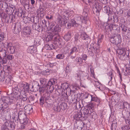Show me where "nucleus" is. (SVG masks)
<instances>
[{
    "mask_svg": "<svg viewBox=\"0 0 130 130\" xmlns=\"http://www.w3.org/2000/svg\"><path fill=\"white\" fill-rule=\"evenodd\" d=\"M73 12L72 11H69L64 9L62 11L61 15L65 19L67 20L69 19V18L72 16Z\"/></svg>",
    "mask_w": 130,
    "mask_h": 130,
    "instance_id": "obj_15",
    "label": "nucleus"
},
{
    "mask_svg": "<svg viewBox=\"0 0 130 130\" xmlns=\"http://www.w3.org/2000/svg\"><path fill=\"white\" fill-rule=\"evenodd\" d=\"M90 98L91 101H94L98 103H100V100L97 97H95L94 96L91 95Z\"/></svg>",
    "mask_w": 130,
    "mask_h": 130,
    "instance_id": "obj_48",
    "label": "nucleus"
},
{
    "mask_svg": "<svg viewBox=\"0 0 130 130\" xmlns=\"http://www.w3.org/2000/svg\"><path fill=\"white\" fill-rule=\"evenodd\" d=\"M94 105L93 103H91L83 108L82 113L84 117V120H86L88 118L90 111H92L93 109H94Z\"/></svg>",
    "mask_w": 130,
    "mask_h": 130,
    "instance_id": "obj_3",
    "label": "nucleus"
},
{
    "mask_svg": "<svg viewBox=\"0 0 130 130\" xmlns=\"http://www.w3.org/2000/svg\"><path fill=\"white\" fill-rule=\"evenodd\" d=\"M11 98L13 99L14 101V102L12 103V104H14L16 102H17L16 106L17 108H18L19 107H22V106H23V105L22 104V102L21 99V96L20 95H15L14 96V98L11 97Z\"/></svg>",
    "mask_w": 130,
    "mask_h": 130,
    "instance_id": "obj_13",
    "label": "nucleus"
},
{
    "mask_svg": "<svg viewBox=\"0 0 130 130\" xmlns=\"http://www.w3.org/2000/svg\"><path fill=\"white\" fill-rule=\"evenodd\" d=\"M70 22L71 23L72 27H77L80 25L79 23H77L73 19H71Z\"/></svg>",
    "mask_w": 130,
    "mask_h": 130,
    "instance_id": "obj_45",
    "label": "nucleus"
},
{
    "mask_svg": "<svg viewBox=\"0 0 130 130\" xmlns=\"http://www.w3.org/2000/svg\"><path fill=\"white\" fill-rule=\"evenodd\" d=\"M21 126L20 127V128L21 129H25L27 128L28 127V126L26 125V124H24L22 123L21 122Z\"/></svg>",
    "mask_w": 130,
    "mask_h": 130,
    "instance_id": "obj_62",
    "label": "nucleus"
},
{
    "mask_svg": "<svg viewBox=\"0 0 130 130\" xmlns=\"http://www.w3.org/2000/svg\"><path fill=\"white\" fill-rule=\"evenodd\" d=\"M80 38L83 40H88L90 39V37L85 32H81L80 35Z\"/></svg>",
    "mask_w": 130,
    "mask_h": 130,
    "instance_id": "obj_29",
    "label": "nucleus"
},
{
    "mask_svg": "<svg viewBox=\"0 0 130 130\" xmlns=\"http://www.w3.org/2000/svg\"><path fill=\"white\" fill-rule=\"evenodd\" d=\"M72 71V69L70 68V66H67L66 68V70H65V73L66 75H68V74H70Z\"/></svg>",
    "mask_w": 130,
    "mask_h": 130,
    "instance_id": "obj_53",
    "label": "nucleus"
},
{
    "mask_svg": "<svg viewBox=\"0 0 130 130\" xmlns=\"http://www.w3.org/2000/svg\"><path fill=\"white\" fill-rule=\"evenodd\" d=\"M74 118L75 119L77 120L84 121L85 120H84V117L81 112H77L75 113L74 116Z\"/></svg>",
    "mask_w": 130,
    "mask_h": 130,
    "instance_id": "obj_21",
    "label": "nucleus"
},
{
    "mask_svg": "<svg viewBox=\"0 0 130 130\" xmlns=\"http://www.w3.org/2000/svg\"><path fill=\"white\" fill-rule=\"evenodd\" d=\"M93 109L92 111H90L89 116L90 119H96L97 118V115L96 112Z\"/></svg>",
    "mask_w": 130,
    "mask_h": 130,
    "instance_id": "obj_37",
    "label": "nucleus"
},
{
    "mask_svg": "<svg viewBox=\"0 0 130 130\" xmlns=\"http://www.w3.org/2000/svg\"><path fill=\"white\" fill-rule=\"evenodd\" d=\"M65 19L62 16L59 15L57 16V20L58 24L60 25L65 24V26H66V24L67 23L66 22L65 23Z\"/></svg>",
    "mask_w": 130,
    "mask_h": 130,
    "instance_id": "obj_24",
    "label": "nucleus"
},
{
    "mask_svg": "<svg viewBox=\"0 0 130 130\" xmlns=\"http://www.w3.org/2000/svg\"><path fill=\"white\" fill-rule=\"evenodd\" d=\"M35 49V48L33 46H31L28 48L27 52L29 53H35L36 52V50Z\"/></svg>",
    "mask_w": 130,
    "mask_h": 130,
    "instance_id": "obj_41",
    "label": "nucleus"
},
{
    "mask_svg": "<svg viewBox=\"0 0 130 130\" xmlns=\"http://www.w3.org/2000/svg\"><path fill=\"white\" fill-rule=\"evenodd\" d=\"M20 2L21 4L25 7V6L28 5L29 4V0H20Z\"/></svg>",
    "mask_w": 130,
    "mask_h": 130,
    "instance_id": "obj_43",
    "label": "nucleus"
},
{
    "mask_svg": "<svg viewBox=\"0 0 130 130\" xmlns=\"http://www.w3.org/2000/svg\"><path fill=\"white\" fill-rule=\"evenodd\" d=\"M107 74L108 76V81H110L111 80L112 78V74L113 73L112 72V70H109V72H108Z\"/></svg>",
    "mask_w": 130,
    "mask_h": 130,
    "instance_id": "obj_50",
    "label": "nucleus"
},
{
    "mask_svg": "<svg viewBox=\"0 0 130 130\" xmlns=\"http://www.w3.org/2000/svg\"><path fill=\"white\" fill-rule=\"evenodd\" d=\"M12 28L13 32L14 34H19L21 31V26L20 23L13 24Z\"/></svg>",
    "mask_w": 130,
    "mask_h": 130,
    "instance_id": "obj_14",
    "label": "nucleus"
},
{
    "mask_svg": "<svg viewBox=\"0 0 130 130\" xmlns=\"http://www.w3.org/2000/svg\"><path fill=\"white\" fill-rule=\"evenodd\" d=\"M115 68L117 70V73L119 74V76L121 80V81L122 80V76L120 73V72L119 70V69L118 67L117 66H115Z\"/></svg>",
    "mask_w": 130,
    "mask_h": 130,
    "instance_id": "obj_60",
    "label": "nucleus"
},
{
    "mask_svg": "<svg viewBox=\"0 0 130 130\" xmlns=\"http://www.w3.org/2000/svg\"><path fill=\"white\" fill-rule=\"evenodd\" d=\"M110 42L112 43L118 45L121 42V37L120 35H118L114 37H112L110 39Z\"/></svg>",
    "mask_w": 130,
    "mask_h": 130,
    "instance_id": "obj_11",
    "label": "nucleus"
},
{
    "mask_svg": "<svg viewBox=\"0 0 130 130\" xmlns=\"http://www.w3.org/2000/svg\"><path fill=\"white\" fill-rule=\"evenodd\" d=\"M55 23H53L52 24L51 26V28H53V33L55 35V36H57V37L58 38L59 36V33L61 30V28L58 25L56 24V26H54V24ZM53 30V29H52Z\"/></svg>",
    "mask_w": 130,
    "mask_h": 130,
    "instance_id": "obj_12",
    "label": "nucleus"
},
{
    "mask_svg": "<svg viewBox=\"0 0 130 130\" xmlns=\"http://www.w3.org/2000/svg\"><path fill=\"white\" fill-rule=\"evenodd\" d=\"M106 14H107L108 16V21L107 23L108 24V26L109 28L112 27L113 26V23L114 22V17H113L112 18L111 17V12L110 10V8L109 7L106 6Z\"/></svg>",
    "mask_w": 130,
    "mask_h": 130,
    "instance_id": "obj_6",
    "label": "nucleus"
},
{
    "mask_svg": "<svg viewBox=\"0 0 130 130\" xmlns=\"http://www.w3.org/2000/svg\"><path fill=\"white\" fill-rule=\"evenodd\" d=\"M22 18H23V21L25 24L29 23L30 20H32L30 18H29L28 17H25L24 16V17Z\"/></svg>",
    "mask_w": 130,
    "mask_h": 130,
    "instance_id": "obj_52",
    "label": "nucleus"
},
{
    "mask_svg": "<svg viewBox=\"0 0 130 130\" xmlns=\"http://www.w3.org/2000/svg\"><path fill=\"white\" fill-rule=\"evenodd\" d=\"M41 96L43 97L45 100L46 101L51 99L50 98V94L48 92H47L43 94L42 95H41Z\"/></svg>",
    "mask_w": 130,
    "mask_h": 130,
    "instance_id": "obj_38",
    "label": "nucleus"
},
{
    "mask_svg": "<svg viewBox=\"0 0 130 130\" xmlns=\"http://www.w3.org/2000/svg\"><path fill=\"white\" fill-rule=\"evenodd\" d=\"M14 18V17L12 14L8 15L6 13L4 14V15L2 18V19L4 20V22L7 24L15 22L16 20Z\"/></svg>",
    "mask_w": 130,
    "mask_h": 130,
    "instance_id": "obj_8",
    "label": "nucleus"
},
{
    "mask_svg": "<svg viewBox=\"0 0 130 130\" xmlns=\"http://www.w3.org/2000/svg\"><path fill=\"white\" fill-rule=\"evenodd\" d=\"M48 88L49 89V88L47 86H45L42 85L40 86L39 90L40 94H41L43 93H45L47 92Z\"/></svg>",
    "mask_w": 130,
    "mask_h": 130,
    "instance_id": "obj_31",
    "label": "nucleus"
},
{
    "mask_svg": "<svg viewBox=\"0 0 130 130\" xmlns=\"http://www.w3.org/2000/svg\"><path fill=\"white\" fill-rule=\"evenodd\" d=\"M15 6L12 5L8 6L5 9V11L7 14H13V11L15 9Z\"/></svg>",
    "mask_w": 130,
    "mask_h": 130,
    "instance_id": "obj_25",
    "label": "nucleus"
},
{
    "mask_svg": "<svg viewBox=\"0 0 130 130\" xmlns=\"http://www.w3.org/2000/svg\"><path fill=\"white\" fill-rule=\"evenodd\" d=\"M11 119V115L9 114H8L6 115L5 120L6 122L5 123L7 122L8 124H9L12 127L13 126H15V124L13 121L10 120Z\"/></svg>",
    "mask_w": 130,
    "mask_h": 130,
    "instance_id": "obj_23",
    "label": "nucleus"
},
{
    "mask_svg": "<svg viewBox=\"0 0 130 130\" xmlns=\"http://www.w3.org/2000/svg\"><path fill=\"white\" fill-rule=\"evenodd\" d=\"M78 74H79L80 77L81 76L82 77H86L88 74L84 71H78Z\"/></svg>",
    "mask_w": 130,
    "mask_h": 130,
    "instance_id": "obj_58",
    "label": "nucleus"
},
{
    "mask_svg": "<svg viewBox=\"0 0 130 130\" xmlns=\"http://www.w3.org/2000/svg\"><path fill=\"white\" fill-rule=\"evenodd\" d=\"M84 47L82 45H76L73 46L70 51L69 55H70L74 53L76 54L77 53H81L84 51Z\"/></svg>",
    "mask_w": 130,
    "mask_h": 130,
    "instance_id": "obj_7",
    "label": "nucleus"
},
{
    "mask_svg": "<svg viewBox=\"0 0 130 130\" xmlns=\"http://www.w3.org/2000/svg\"><path fill=\"white\" fill-rule=\"evenodd\" d=\"M83 99H86L88 98H90V97L91 96V95L89 94L88 93H83Z\"/></svg>",
    "mask_w": 130,
    "mask_h": 130,
    "instance_id": "obj_56",
    "label": "nucleus"
},
{
    "mask_svg": "<svg viewBox=\"0 0 130 130\" xmlns=\"http://www.w3.org/2000/svg\"><path fill=\"white\" fill-rule=\"evenodd\" d=\"M23 86L24 87L23 88L24 89V90H22L20 91V94H21L23 92H24L25 91H28L29 89V84L28 83H26L24 84H22V86L23 87Z\"/></svg>",
    "mask_w": 130,
    "mask_h": 130,
    "instance_id": "obj_34",
    "label": "nucleus"
},
{
    "mask_svg": "<svg viewBox=\"0 0 130 130\" xmlns=\"http://www.w3.org/2000/svg\"><path fill=\"white\" fill-rule=\"evenodd\" d=\"M117 126V123L115 121L112 122L111 128L112 130H116Z\"/></svg>",
    "mask_w": 130,
    "mask_h": 130,
    "instance_id": "obj_47",
    "label": "nucleus"
},
{
    "mask_svg": "<svg viewBox=\"0 0 130 130\" xmlns=\"http://www.w3.org/2000/svg\"><path fill=\"white\" fill-rule=\"evenodd\" d=\"M120 25H121L120 26L122 30L124 31L125 32H126L128 30L127 27L124 25H123L122 24H120Z\"/></svg>",
    "mask_w": 130,
    "mask_h": 130,
    "instance_id": "obj_63",
    "label": "nucleus"
},
{
    "mask_svg": "<svg viewBox=\"0 0 130 130\" xmlns=\"http://www.w3.org/2000/svg\"><path fill=\"white\" fill-rule=\"evenodd\" d=\"M88 13L84 11L81 16L82 18V23L86 24L87 20Z\"/></svg>",
    "mask_w": 130,
    "mask_h": 130,
    "instance_id": "obj_32",
    "label": "nucleus"
},
{
    "mask_svg": "<svg viewBox=\"0 0 130 130\" xmlns=\"http://www.w3.org/2000/svg\"><path fill=\"white\" fill-rule=\"evenodd\" d=\"M72 36V33L70 30H69L66 33L63 37L64 39L66 41H70Z\"/></svg>",
    "mask_w": 130,
    "mask_h": 130,
    "instance_id": "obj_27",
    "label": "nucleus"
},
{
    "mask_svg": "<svg viewBox=\"0 0 130 130\" xmlns=\"http://www.w3.org/2000/svg\"><path fill=\"white\" fill-rule=\"evenodd\" d=\"M59 39L58 37H57V36H55V35H54L53 33H49L47 36L46 37L45 40L47 42L51 41L52 40L56 41Z\"/></svg>",
    "mask_w": 130,
    "mask_h": 130,
    "instance_id": "obj_17",
    "label": "nucleus"
},
{
    "mask_svg": "<svg viewBox=\"0 0 130 130\" xmlns=\"http://www.w3.org/2000/svg\"><path fill=\"white\" fill-rule=\"evenodd\" d=\"M61 111L64 110L67 108V104L66 103H61L59 105Z\"/></svg>",
    "mask_w": 130,
    "mask_h": 130,
    "instance_id": "obj_42",
    "label": "nucleus"
},
{
    "mask_svg": "<svg viewBox=\"0 0 130 130\" xmlns=\"http://www.w3.org/2000/svg\"><path fill=\"white\" fill-rule=\"evenodd\" d=\"M39 80L42 86H47V84L48 82L47 79L43 77H41L40 78Z\"/></svg>",
    "mask_w": 130,
    "mask_h": 130,
    "instance_id": "obj_36",
    "label": "nucleus"
},
{
    "mask_svg": "<svg viewBox=\"0 0 130 130\" xmlns=\"http://www.w3.org/2000/svg\"><path fill=\"white\" fill-rule=\"evenodd\" d=\"M32 27L33 30H36L38 32H42L43 30L41 24L39 23L34 24Z\"/></svg>",
    "mask_w": 130,
    "mask_h": 130,
    "instance_id": "obj_20",
    "label": "nucleus"
},
{
    "mask_svg": "<svg viewBox=\"0 0 130 130\" xmlns=\"http://www.w3.org/2000/svg\"><path fill=\"white\" fill-rule=\"evenodd\" d=\"M54 111L57 112H60L61 111L60 105L55 106L54 107Z\"/></svg>",
    "mask_w": 130,
    "mask_h": 130,
    "instance_id": "obj_61",
    "label": "nucleus"
},
{
    "mask_svg": "<svg viewBox=\"0 0 130 130\" xmlns=\"http://www.w3.org/2000/svg\"><path fill=\"white\" fill-rule=\"evenodd\" d=\"M129 51L126 50L123 55H120L119 59L122 61H125L128 59L129 57Z\"/></svg>",
    "mask_w": 130,
    "mask_h": 130,
    "instance_id": "obj_22",
    "label": "nucleus"
},
{
    "mask_svg": "<svg viewBox=\"0 0 130 130\" xmlns=\"http://www.w3.org/2000/svg\"><path fill=\"white\" fill-rule=\"evenodd\" d=\"M32 20L31 21L34 23V24L39 23L38 22L39 21V18L37 17H33L31 18Z\"/></svg>",
    "mask_w": 130,
    "mask_h": 130,
    "instance_id": "obj_54",
    "label": "nucleus"
},
{
    "mask_svg": "<svg viewBox=\"0 0 130 130\" xmlns=\"http://www.w3.org/2000/svg\"><path fill=\"white\" fill-rule=\"evenodd\" d=\"M8 6V4L6 2L0 1V8L6 9Z\"/></svg>",
    "mask_w": 130,
    "mask_h": 130,
    "instance_id": "obj_44",
    "label": "nucleus"
},
{
    "mask_svg": "<svg viewBox=\"0 0 130 130\" xmlns=\"http://www.w3.org/2000/svg\"><path fill=\"white\" fill-rule=\"evenodd\" d=\"M87 41L84 44V46L87 48L90 55L92 57L94 55L97 56L100 52V45L99 44L91 43L90 45Z\"/></svg>",
    "mask_w": 130,
    "mask_h": 130,
    "instance_id": "obj_2",
    "label": "nucleus"
},
{
    "mask_svg": "<svg viewBox=\"0 0 130 130\" xmlns=\"http://www.w3.org/2000/svg\"><path fill=\"white\" fill-rule=\"evenodd\" d=\"M5 55L3 56V57L2 59V58H1V60H0V62H2V63L3 64L6 63L7 62V60L6 58H5L6 55V53L5 52L4 53Z\"/></svg>",
    "mask_w": 130,
    "mask_h": 130,
    "instance_id": "obj_55",
    "label": "nucleus"
},
{
    "mask_svg": "<svg viewBox=\"0 0 130 130\" xmlns=\"http://www.w3.org/2000/svg\"><path fill=\"white\" fill-rule=\"evenodd\" d=\"M12 90L13 92V93L12 94L11 96L9 97H12L14 98V96L17 95H19L18 93L20 92V91L19 90V88L17 86L16 87H12Z\"/></svg>",
    "mask_w": 130,
    "mask_h": 130,
    "instance_id": "obj_28",
    "label": "nucleus"
},
{
    "mask_svg": "<svg viewBox=\"0 0 130 130\" xmlns=\"http://www.w3.org/2000/svg\"><path fill=\"white\" fill-rule=\"evenodd\" d=\"M13 14H12L13 15L14 18V19L15 20H17V18L16 15L17 17L20 18H22L24 17V14L23 11L21 9H19L16 8L15 7V9L13 11Z\"/></svg>",
    "mask_w": 130,
    "mask_h": 130,
    "instance_id": "obj_10",
    "label": "nucleus"
},
{
    "mask_svg": "<svg viewBox=\"0 0 130 130\" xmlns=\"http://www.w3.org/2000/svg\"><path fill=\"white\" fill-rule=\"evenodd\" d=\"M75 61L77 64H78L80 66H82L84 65V61L80 57H76Z\"/></svg>",
    "mask_w": 130,
    "mask_h": 130,
    "instance_id": "obj_33",
    "label": "nucleus"
},
{
    "mask_svg": "<svg viewBox=\"0 0 130 130\" xmlns=\"http://www.w3.org/2000/svg\"><path fill=\"white\" fill-rule=\"evenodd\" d=\"M41 41L39 39L36 38L34 41V45L37 46L41 44Z\"/></svg>",
    "mask_w": 130,
    "mask_h": 130,
    "instance_id": "obj_49",
    "label": "nucleus"
},
{
    "mask_svg": "<svg viewBox=\"0 0 130 130\" xmlns=\"http://www.w3.org/2000/svg\"><path fill=\"white\" fill-rule=\"evenodd\" d=\"M57 83V80L54 78H51L48 80V82L47 84L49 89H50L51 88H52L53 89H54V86L56 85Z\"/></svg>",
    "mask_w": 130,
    "mask_h": 130,
    "instance_id": "obj_16",
    "label": "nucleus"
},
{
    "mask_svg": "<svg viewBox=\"0 0 130 130\" xmlns=\"http://www.w3.org/2000/svg\"><path fill=\"white\" fill-rule=\"evenodd\" d=\"M80 89V87L77 84H74L72 86L71 89L69 87L66 90V93L68 96H70L71 93L74 94L75 93V94L79 95L80 94L79 93L78 90Z\"/></svg>",
    "mask_w": 130,
    "mask_h": 130,
    "instance_id": "obj_4",
    "label": "nucleus"
},
{
    "mask_svg": "<svg viewBox=\"0 0 130 130\" xmlns=\"http://www.w3.org/2000/svg\"><path fill=\"white\" fill-rule=\"evenodd\" d=\"M23 34L24 37H29L31 35L30 27L29 26H24L23 28Z\"/></svg>",
    "mask_w": 130,
    "mask_h": 130,
    "instance_id": "obj_18",
    "label": "nucleus"
},
{
    "mask_svg": "<svg viewBox=\"0 0 130 130\" xmlns=\"http://www.w3.org/2000/svg\"><path fill=\"white\" fill-rule=\"evenodd\" d=\"M5 71L4 72V78H6V82L7 83L10 81L12 78V75L10 74L11 69L10 66H7L5 68Z\"/></svg>",
    "mask_w": 130,
    "mask_h": 130,
    "instance_id": "obj_9",
    "label": "nucleus"
},
{
    "mask_svg": "<svg viewBox=\"0 0 130 130\" xmlns=\"http://www.w3.org/2000/svg\"><path fill=\"white\" fill-rule=\"evenodd\" d=\"M78 71H77L74 74L75 78L76 80L80 79V76L79 74H78Z\"/></svg>",
    "mask_w": 130,
    "mask_h": 130,
    "instance_id": "obj_59",
    "label": "nucleus"
},
{
    "mask_svg": "<svg viewBox=\"0 0 130 130\" xmlns=\"http://www.w3.org/2000/svg\"><path fill=\"white\" fill-rule=\"evenodd\" d=\"M15 126H13L12 127L7 122L4 123L1 126V130H9V128L11 130H13L15 129Z\"/></svg>",
    "mask_w": 130,
    "mask_h": 130,
    "instance_id": "obj_19",
    "label": "nucleus"
},
{
    "mask_svg": "<svg viewBox=\"0 0 130 130\" xmlns=\"http://www.w3.org/2000/svg\"><path fill=\"white\" fill-rule=\"evenodd\" d=\"M22 123L26 125L29 126L30 125V121L29 119L26 116L24 118H23V122Z\"/></svg>",
    "mask_w": 130,
    "mask_h": 130,
    "instance_id": "obj_39",
    "label": "nucleus"
},
{
    "mask_svg": "<svg viewBox=\"0 0 130 130\" xmlns=\"http://www.w3.org/2000/svg\"><path fill=\"white\" fill-rule=\"evenodd\" d=\"M69 85L67 83H65L61 84V87L65 91L69 88Z\"/></svg>",
    "mask_w": 130,
    "mask_h": 130,
    "instance_id": "obj_46",
    "label": "nucleus"
},
{
    "mask_svg": "<svg viewBox=\"0 0 130 130\" xmlns=\"http://www.w3.org/2000/svg\"><path fill=\"white\" fill-rule=\"evenodd\" d=\"M24 109L25 111L24 114L26 116V114H29L32 113L33 111V108L32 106H25L24 108Z\"/></svg>",
    "mask_w": 130,
    "mask_h": 130,
    "instance_id": "obj_26",
    "label": "nucleus"
},
{
    "mask_svg": "<svg viewBox=\"0 0 130 130\" xmlns=\"http://www.w3.org/2000/svg\"><path fill=\"white\" fill-rule=\"evenodd\" d=\"M46 100L43 98V97L41 96L40 98L39 99V104L40 106L42 107H43V105Z\"/></svg>",
    "mask_w": 130,
    "mask_h": 130,
    "instance_id": "obj_51",
    "label": "nucleus"
},
{
    "mask_svg": "<svg viewBox=\"0 0 130 130\" xmlns=\"http://www.w3.org/2000/svg\"><path fill=\"white\" fill-rule=\"evenodd\" d=\"M94 4L92 11L93 13L97 16H99L100 14L101 10L102 8V5L100 3L93 1Z\"/></svg>",
    "mask_w": 130,
    "mask_h": 130,
    "instance_id": "obj_5",
    "label": "nucleus"
},
{
    "mask_svg": "<svg viewBox=\"0 0 130 130\" xmlns=\"http://www.w3.org/2000/svg\"><path fill=\"white\" fill-rule=\"evenodd\" d=\"M1 100L2 102L0 103V110L2 111V115H4L10 111L8 105L12 104L14 101L11 98V97L7 96L2 97Z\"/></svg>",
    "mask_w": 130,
    "mask_h": 130,
    "instance_id": "obj_1",
    "label": "nucleus"
},
{
    "mask_svg": "<svg viewBox=\"0 0 130 130\" xmlns=\"http://www.w3.org/2000/svg\"><path fill=\"white\" fill-rule=\"evenodd\" d=\"M82 1L86 4L89 6L91 8L93 7V5L94 4L93 1L90 0H82Z\"/></svg>",
    "mask_w": 130,
    "mask_h": 130,
    "instance_id": "obj_35",
    "label": "nucleus"
},
{
    "mask_svg": "<svg viewBox=\"0 0 130 130\" xmlns=\"http://www.w3.org/2000/svg\"><path fill=\"white\" fill-rule=\"evenodd\" d=\"M81 59H83V60L85 61L87 59V55L83 54L81 56Z\"/></svg>",
    "mask_w": 130,
    "mask_h": 130,
    "instance_id": "obj_64",
    "label": "nucleus"
},
{
    "mask_svg": "<svg viewBox=\"0 0 130 130\" xmlns=\"http://www.w3.org/2000/svg\"><path fill=\"white\" fill-rule=\"evenodd\" d=\"M64 55L63 53L59 54L56 56V58L58 59H62L64 58Z\"/></svg>",
    "mask_w": 130,
    "mask_h": 130,
    "instance_id": "obj_57",
    "label": "nucleus"
},
{
    "mask_svg": "<svg viewBox=\"0 0 130 130\" xmlns=\"http://www.w3.org/2000/svg\"><path fill=\"white\" fill-rule=\"evenodd\" d=\"M74 105H75V108L77 110H81V109H83V106H82L80 104V102L79 101H77L76 103L75 102L73 103Z\"/></svg>",
    "mask_w": 130,
    "mask_h": 130,
    "instance_id": "obj_40",
    "label": "nucleus"
},
{
    "mask_svg": "<svg viewBox=\"0 0 130 130\" xmlns=\"http://www.w3.org/2000/svg\"><path fill=\"white\" fill-rule=\"evenodd\" d=\"M40 86L38 83L37 82H35L33 83L32 88L34 92H36L39 90Z\"/></svg>",
    "mask_w": 130,
    "mask_h": 130,
    "instance_id": "obj_30",
    "label": "nucleus"
}]
</instances>
